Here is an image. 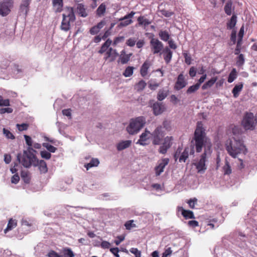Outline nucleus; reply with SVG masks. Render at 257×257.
<instances>
[{
	"instance_id": "5701e85b",
	"label": "nucleus",
	"mask_w": 257,
	"mask_h": 257,
	"mask_svg": "<svg viewBox=\"0 0 257 257\" xmlns=\"http://www.w3.org/2000/svg\"><path fill=\"white\" fill-rule=\"evenodd\" d=\"M217 80V77L216 76L212 77L209 80L206 82L202 86V89L203 90H205V89H208V88H210L214 85V84L216 82Z\"/></svg>"
},
{
	"instance_id": "f3484780",
	"label": "nucleus",
	"mask_w": 257,
	"mask_h": 257,
	"mask_svg": "<svg viewBox=\"0 0 257 257\" xmlns=\"http://www.w3.org/2000/svg\"><path fill=\"white\" fill-rule=\"evenodd\" d=\"M151 65V62L149 60H146L142 65L140 70V73L143 77H144L148 74V69Z\"/></svg>"
},
{
	"instance_id": "4d7b16f0",
	"label": "nucleus",
	"mask_w": 257,
	"mask_h": 257,
	"mask_svg": "<svg viewBox=\"0 0 257 257\" xmlns=\"http://www.w3.org/2000/svg\"><path fill=\"white\" fill-rule=\"evenodd\" d=\"M183 56L185 58V63L188 65H190L192 60L190 55H188L187 53H184Z\"/></svg>"
},
{
	"instance_id": "39448f33",
	"label": "nucleus",
	"mask_w": 257,
	"mask_h": 257,
	"mask_svg": "<svg viewBox=\"0 0 257 257\" xmlns=\"http://www.w3.org/2000/svg\"><path fill=\"white\" fill-rule=\"evenodd\" d=\"M255 118L253 113L246 112L243 117L241 124L245 130H253L255 127Z\"/></svg>"
},
{
	"instance_id": "c756f323",
	"label": "nucleus",
	"mask_w": 257,
	"mask_h": 257,
	"mask_svg": "<svg viewBox=\"0 0 257 257\" xmlns=\"http://www.w3.org/2000/svg\"><path fill=\"white\" fill-rule=\"evenodd\" d=\"M112 43V41L109 39H107L105 42L102 45L100 49L99 50L98 53L100 54H102L104 52H106L107 49L108 48L109 46L111 45Z\"/></svg>"
},
{
	"instance_id": "a19ab883",
	"label": "nucleus",
	"mask_w": 257,
	"mask_h": 257,
	"mask_svg": "<svg viewBox=\"0 0 257 257\" xmlns=\"http://www.w3.org/2000/svg\"><path fill=\"white\" fill-rule=\"evenodd\" d=\"M64 257H74L75 255L70 248H64L63 250Z\"/></svg>"
},
{
	"instance_id": "a18cd8bd",
	"label": "nucleus",
	"mask_w": 257,
	"mask_h": 257,
	"mask_svg": "<svg viewBox=\"0 0 257 257\" xmlns=\"http://www.w3.org/2000/svg\"><path fill=\"white\" fill-rule=\"evenodd\" d=\"M128 18V14L126 15L123 18L120 19V20L123 21L125 20L124 22L121 21L120 22V23L118 24V27L121 28L124 26H126L127 25H128V20H127V19Z\"/></svg>"
},
{
	"instance_id": "603ef678",
	"label": "nucleus",
	"mask_w": 257,
	"mask_h": 257,
	"mask_svg": "<svg viewBox=\"0 0 257 257\" xmlns=\"http://www.w3.org/2000/svg\"><path fill=\"white\" fill-rule=\"evenodd\" d=\"M3 133H4V134L6 136V137L8 139H11L12 140L15 139V137L12 134V133L5 128L3 129Z\"/></svg>"
},
{
	"instance_id": "e433bc0d",
	"label": "nucleus",
	"mask_w": 257,
	"mask_h": 257,
	"mask_svg": "<svg viewBox=\"0 0 257 257\" xmlns=\"http://www.w3.org/2000/svg\"><path fill=\"white\" fill-rule=\"evenodd\" d=\"M147 83L145 81L142 80L137 83L135 86V89L139 91L143 90L146 86Z\"/></svg>"
},
{
	"instance_id": "c03bdc74",
	"label": "nucleus",
	"mask_w": 257,
	"mask_h": 257,
	"mask_svg": "<svg viewBox=\"0 0 257 257\" xmlns=\"http://www.w3.org/2000/svg\"><path fill=\"white\" fill-rule=\"evenodd\" d=\"M43 146L46 148L49 152L54 153L57 150L56 148L49 144L48 143H43Z\"/></svg>"
},
{
	"instance_id": "ea45409f",
	"label": "nucleus",
	"mask_w": 257,
	"mask_h": 257,
	"mask_svg": "<svg viewBox=\"0 0 257 257\" xmlns=\"http://www.w3.org/2000/svg\"><path fill=\"white\" fill-rule=\"evenodd\" d=\"M232 2H227L224 7L225 13L228 16H230L232 13Z\"/></svg>"
},
{
	"instance_id": "2f4dec72",
	"label": "nucleus",
	"mask_w": 257,
	"mask_h": 257,
	"mask_svg": "<svg viewBox=\"0 0 257 257\" xmlns=\"http://www.w3.org/2000/svg\"><path fill=\"white\" fill-rule=\"evenodd\" d=\"M138 21L140 25L144 26L145 27L148 26L151 23V21H150L148 19L145 18L144 16L139 17L138 18Z\"/></svg>"
},
{
	"instance_id": "774afa93",
	"label": "nucleus",
	"mask_w": 257,
	"mask_h": 257,
	"mask_svg": "<svg viewBox=\"0 0 257 257\" xmlns=\"http://www.w3.org/2000/svg\"><path fill=\"white\" fill-rule=\"evenodd\" d=\"M188 224L189 226L192 227H195L199 226L198 222L196 220H190L188 221Z\"/></svg>"
},
{
	"instance_id": "09e8293b",
	"label": "nucleus",
	"mask_w": 257,
	"mask_h": 257,
	"mask_svg": "<svg viewBox=\"0 0 257 257\" xmlns=\"http://www.w3.org/2000/svg\"><path fill=\"white\" fill-rule=\"evenodd\" d=\"M242 40H237L236 46L234 50V54L238 55L240 52Z\"/></svg>"
},
{
	"instance_id": "49530a36",
	"label": "nucleus",
	"mask_w": 257,
	"mask_h": 257,
	"mask_svg": "<svg viewBox=\"0 0 257 257\" xmlns=\"http://www.w3.org/2000/svg\"><path fill=\"white\" fill-rule=\"evenodd\" d=\"M105 6L103 4H101L97 9L96 11L97 15L98 16H101L103 15L105 12Z\"/></svg>"
},
{
	"instance_id": "6e6d98bb",
	"label": "nucleus",
	"mask_w": 257,
	"mask_h": 257,
	"mask_svg": "<svg viewBox=\"0 0 257 257\" xmlns=\"http://www.w3.org/2000/svg\"><path fill=\"white\" fill-rule=\"evenodd\" d=\"M17 127L20 131H25L28 129V124L27 123L17 124Z\"/></svg>"
},
{
	"instance_id": "4c0bfd02",
	"label": "nucleus",
	"mask_w": 257,
	"mask_h": 257,
	"mask_svg": "<svg viewBox=\"0 0 257 257\" xmlns=\"http://www.w3.org/2000/svg\"><path fill=\"white\" fill-rule=\"evenodd\" d=\"M238 56L236 58V65L238 67H241L244 63V57L242 54H239Z\"/></svg>"
},
{
	"instance_id": "473e14b6",
	"label": "nucleus",
	"mask_w": 257,
	"mask_h": 257,
	"mask_svg": "<svg viewBox=\"0 0 257 257\" xmlns=\"http://www.w3.org/2000/svg\"><path fill=\"white\" fill-rule=\"evenodd\" d=\"M236 19H237V17L234 15H233L231 17L230 21L227 23V29L231 30L235 27L236 23Z\"/></svg>"
},
{
	"instance_id": "9b49d317",
	"label": "nucleus",
	"mask_w": 257,
	"mask_h": 257,
	"mask_svg": "<svg viewBox=\"0 0 257 257\" xmlns=\"http://www.w3.org/2000/svg\"><path fill=\"white\" fill-rule=\"evenodd\" d=\"M186 85L187 82L185 80L184 75L182 73L180 74L175 84L174 89L177 90H179L185 87Z\"/></svg>"
},
{
	"instance_id": "72a5a7b5",
	"label": "nucleus",
	"mask_w": 257,
	"mask_h": 257,
	"mask_svg": "<svg viewBox=\"0 0 257 257\" xmlns=\"http://www.w3.org/2000/svg\"><path fill=\"white\" fill-rule=\"evenodd\" d=\"M99 163V161L97 159L93 158L91 159L90 163L85 165L84 166L86 168V169L88 170L90 168H92L93 167L97 166L98 165Z\"/></svg>"
},
{
	"instance_id": "4468645a",
	"label": "nucleus",
	"mask_w": 257,
	"mask_h": 257,
	"mask_svg": "<svg viewBox=\"0 0 257 257\" xmlns=\"http://www.w3.org/2000/svg\"><path fill=\"white\" fill-rule=\"evenodd\" d=\"M31 0H22V3L20 6V13L27 16L28 11H29V5L31 3Z\"/></svg>"
},
{
	"instance_id": "20e7f679",
	"label": "nucleus",
	"mask_w": 257,
	"mask_h": 257,
	"mask_svg": "<svg viewBox=\"0 0 257 257\" xmlns=\"http://www.w3.org/2000/svg\"><path fill=\"white\" fill-rule=\"evenodd\" d=\"M75 20V16L73 8H68L67 14H63V20L60 26L61 29L65 32L69 31L70 28V23L73 22Z\"/></svg>"
},
{
	"instance_id": "423d86ee",
	"label": "nucleus",
	"mask_w": 257,
	"mask_h": 257,
	"mask_svg": "<svg viewBox=\"0 0 257 257\" xmlns=\"http://www.w3.org/2000/svg\"><path fill=\"white\" fill-rule=\"evenodd\" d=\"M145 124V119L142 117H138L131 120L130 123V134L138 133Z\"/></svg>"
},
{
	"instance_id": "8fccbe9b",
	"label": "nucleus",
	"mask_w": 257,
	"mask_h": 257,
	"mask_svg": "<svg viewBox=\"0 0 257 257\" xmlns=\"http://www.w3.org/2000/svg\"><path fill=\"white\" fill-rule=\"evenodd\" d=\"M40 154L42 158L45 159L49 160L51 158V154L46 151H41Z\"/></svg>"
},
{
	"instance_id": "e2e57ef3",
	"label": "nucleus",
	"mask_w": 257,
	"mask_h": 257,
	"mask_svg": "<svg viewBox=\"0 0 257 257\" xmlns=\"http://www.w3.org/2000/svg\"><path fill=\"white\" fill-rule=\"evenodd\" d=\"M172 253V250L171 247H168L166 249L165 251L162 254V257H168V256L170 255Z\"/></svg>"
},
{
	"instance_id": "a878e982",
	"label": "nucleus",
	"mask_w": 257,
	"mask_h": 257,
	"mask_svg": "<svg viewBox=\"0 0 257 257\" xmlns=\"http://www.w3.org/2000/svg\"><path fill=\"white\" fill-rule=\"evenodd\" d=\"M39 169L41 173H46L48 171L47 166L46 163L44 160H38V164Z\"/></svg>"
},
{
	"instance_id": "cd10ccee",
	"label": "nucleus",
	"mask_w": 257,
	"mask_h": 257,
	"mask_svg": "<svg viewBox=\"0 0 257 257\" xmlns=\"http://www.w3.org/2000/svg\"><path fill=\"white\" fill-rule=\"evenodd\" d=\"M169 91L168 90L160 89L157 95V99L159 101L164 100L168 95Z\"/></svg>"
},
{
	"instance_id": "bb28decb",
	"label": "nucleus",
	"mask_w": 257,
	"mask_h": 257,
	"mask_svg": "<svg viewBox=\"0 0 257 257\" xmlns=\"http://www.w3.org/2000/svg\"><path fill=\"white\" fill-rule=\"evenodd\" d=\"M222 169L224 175H229L232 173L231 166H230L229 163L227 159H225V164Z\"/></svg>"
},
{
	"instance_id": "69168bd1",
	"label": "nucleus",
	"mask_w": 257,
	"mask_h": 257,
	"mask_svg": "<svg viewBox=\"0 0 257 257\" xmlns=\"http://www.w3.org/2000/svg\"><path fill=\"white\" fill-rule=\"evenodd\" d=\"M26 143L28 146H32L33 142L31 138L27 135H24Z\"/></svg>"
},
{
	"instance_id": "7ed1b4c3",
	"label": "nucleus",
	"mask_w": 257,
	"mask_h": 257,
	"mask_svg": "<svg viewBox=\"0 0 257 257\" xmlns=\"http://www.w3.org/2000/svg\"><path fill=\"white\" fill-rule=\"evenodd\" d=\"M17 159L20 163L27 168H29L32 166L36 167L38 164V160L37 157L33 158L30 155H27L26 152H23V155L21 153L18 154Z\"/></svg>"
},
{
	"instance_id": "f03ea898",
	"label": "nucleus",
	"mask_w": 257,
	"mask_h": 257,
	"mask_svg": "<svg viewBox=\"0 0 257 257\" xmlns=\"http://www.w3.org/2000/svg\"><path fill=\"white\" fill-rule=\"evenodd\" d=\"M226 150L228 153L233 158L241 153H245L246 149L241 140H237L232 138L228 140L225 144Z\"/></svg>"
},
{
	"instance_id": "6e6552de",
	"label": "nucleus",
	"mask_w": 257,
	"mask_h": 257,
	"mask_svg": "<svg viewBox=\"0 0 257 257\" xmlns=\"http://www.w3.org/2000/svg\"><path fill=\"white\" fill-rule=\"evenodd\" d=\"M14 5L13 0H4L0 3L1 16L6 17L9 14Z\"/></svg>"
},
{
	"instance_id": "680f3d73",
	"label": "nucleus",
	"mask_w": 257,
	"mask_h": 257,
	"mask_svg": "<svg viewBox=\"0 0 257 257\" xmlns=\"http://www.w3.org/2000/svg\"><path fill=\"white\" fill-rule=\"evenodd\" d=\"M124 40V37L123 36L118 37L115 38L112 45L113 46L116 45L117 44L123 42Z\"/></svg>"
},
{
	"instance_id": "1a4fd4ad",
	"label": "nucleus",
	"mask_w": 257,
	"mask_h": 257,
	"mask_svg": "<svg viewBox=\"0 0 257 257\" xmlns=\"http://www.w3.org/2000/svg\"><path fill=\"white\" fill-rule=\"evenodd\" d=\"M150 47L154 54H158L163 50V44L158 39L153 38L150 41Z\"/></svg>"
},
{
	"instance_id": "c85d7f7f",
	"label": "nucleus",
	"mask_w": 257,
	"mask_h": 257,
	"mask_svg": "<svg viewBox=\"0 0 257 257\" xmlns=\"http://www.w3.org/2000/svg\"><path fill=\"white\" fill-rule=\"evenodd\" d=\"M52 2L54 7L56 8V12H61L63 7V0H52Z\"/></svg>"
},
{
	"instance_id": "b1692460",
	"label": "nucleus",
	"mask_w": 257,
	"mask_h": 257,
	"mask_svg": "<svg viewBox=\"0 0 257 257\" xmlns=\"http://www.w3.org/2000/svg\"><path fill=\"white\" fill-rule=\"evenodd\" d=\"M17 225V221L15 219L11 218L9 221L7 228L4 230V232L6 233L8 231L16 227Z\"/></svg>"
},
{
	"instance_id": "9d476101",
	"label": "nucleus",
	"mask_w": 257,
	"mask_h": 257,
	"mask_svg": "<svg viewBox=\"0 0 257 257\" xmlns=\"http://www.w3.org/2000/svg\"><path fill=\"white\" fill-rule=\"evenodd\" d=\"M173 140V137L167 136L165 138L162 146L159 149V152L162 154H165L168 150L172 146Z\"/></svg>"
},
{
	"instance_id": "f8f14e48",
	"label": "nucleus",
	"mask_w": 257,
	"mask_h": 257,
	"mask_svg": "<svg viewBox=\"0 0 257 257\" xmlns=\"http://www.w3.org/2000/svg\"><path fill=\"white\" fill-rule=\"evenodd\" d=\"M169 162L168 158H164L161 160L158 166L155 168V173L156 176H159L163 171L165 167Z\"/></svg>"
},
{
	"instance_id": "37998d69",
	"label": "nucleus",
	"mask_w": 257,
	"mask_h": 257,
	"mask_svg": "<svg viewBox=\"0 0 257 257\" xmlns=\"http://www.w3.org/2000/svg\"><path fill=\"white\" fill-rule=\"evenodd\" d=\"M163 127L167 131H170L172 130L171 122L168 120H164L163 122Z\"/></svg>"
},
{
	"instance_id": "2eb2a0df",
	"label": "nucleus",
	"mask_w": 257,
	"mask_h": 257,
	"mask_svg": "<svg viewBox=\"0 0 257 257\" xmlns=\"http://www.w3.org/2000/svg\"><path fill=\"white\" fill-rule=\"evenodd\" d=\"M105 59H109V61L111 62L114 61L115 58L118 56V53L116 50L110 48L106 53Z\"/></svg>"
},
{
	"instance_id": "6ab92c4d",
	"label": "nucleus",
	"mask_w": 257,
	"mask_h": 257,
	"mask_svg": "<svg viewBox=\"0 0 257 257\" xmlns=\"http://www.w3.org/2000/svg\"><path fill=\"white\" fill-rule=\"evenodd\" d=\"M149 134H150V132L146 130L145 132L142 134L140 136V139L138 141L137 143L141 145H146V141L149 139L148 136Z\"/></svg>"
},
{
	"instance_id": "0e129e2a",
	"label": "nucleus",
	"mask_w": 257,
	"mask_h": 257,
	"mask_svg": "<svg viewBox=\"0 0 257 257\" xmlns=\"http://www.w3.org/2000/svg\"><path fill=\"white\" fill-rule=\"evenodd\" d=\"M181 151H182V148H178L177 149L176 151L175 152V153L174 154V158L176 161H177V160L178 158L179 159V157L181 155Z\"/></svg>"
},
{
	"instance_id": "393cba45",
	"label": "nucleus",
	"mask_w": 257,
	"mask_h": 257,
	"mask_svg": "<svg viewBox=\"0 0 257 257\" xmlns=\"http://www.w3.org/2000/svg\"><path fill=\"white\" fill-rule=\"evenodd\" d=\"M189 152V148L188 147L185 148L183 152L181 153V155L179 157V162L180 163L185 162L186 160L188 158Z\"/></svg>"
},
{
	"instance_id": "f257e3e1",
	"label": "nucleus",
	"mask_w": 257,
	"mask_h": 257,
	"mask_svg": "<svg viewBox=\"0 0 257 257\" xmlns=\"http://www.w3.org/2000/svg\"><path fill=\"white\" fill-rule=\"evenodd\" d=\"M191 143L193 144V147L190 151V155H193L194 153V147H195L197 153L201 152L203 148L204 149V152L201 155L199 161L194 164L198 172H204L206 169L205 165L206 158L211 153L212 144L209 139L206 136L205 130L203 127L202 121L197 122L194 136Z\"/></svg>"
},
{
	"instance_id": "4be33fe9",
	"label": "nucleus",
	"mask_w": 257,
	"mask_h": 257,
	"mask_svg": "<svg viewBox=\"0 0 257 257\" xmlns=\"http://www.w3.org/2000/svg\"><path fill=\"white\" fill-rule=\"evenodd\" d=\"M77 11L78 14L82 17H86L88 14L86 11L84 6L82 4H79L77 6Z\"/></svg>"
},
{
	"instance_id": "a211bd4d",
	"label": "nucleus",
	"mask_w": 257,
	"mask_h": 257,
	"mask_svg": "<svg viewBox=\"0 0 257 257\" xmlns=\"http://www.w3.org/2000/svg\"><path fill=\"white\" fill-rule=\"evenodd\" d=\"M105 24V21H101L97 25L93 26L90 29L89 31L90 33L92 35H95L97 34L99 32L100 30L103 27Z\"/></svg>"
},
{
	"instance_id": "58836bf2",
	"label": "nucleus",
	"mask_w": 257,
	"mask_h": 257,
	"mask_svg": "<svg viewBox=\"0 0 257 257\" xmlns=\"http://www.w3.org/2000/svg\"><path fill=\"white\" fill-rule=\"evenodd\" d=\"M119 60L122 64L126 63L128 61V55L125 54L124 50L121 52Z\"/></svg>"
},
{
	"instance_id": "c9c22d12",
	"label": "nucleus",
	"mask_w": 257,
	"mask_h": 257,
	"mask_svg": "<svg viewBox=\"0 0 257 257\" xmlns=\"http://www.w3.org/2000/svg\"><path fill=\"white\" fill-rule=\"evenodd\" d=\"M128 147V141H121L116 146L118 151H122Z\"/></svg>"
},
{
	"instance_id": "7c9ffc66",
	"label": "nucleus",
	"mask_w": 257,
	"mask_h": 257,
	"mask_svg": "<svg viewBox=\"0 0 257 257\" xmlns=\"http://www.w3.org/2000/svg\"><path fill=\"white\" fill-rule=\"evenodd\" d=\"M237 76V72L235 68H233L229 74L227 81L229 83H232Z\"/></svg>"
},
{
	"instance_id": "ddd939ff",
	"label": "nucleus",
	"mask_w": 257,
	"mask_h": 257,
	"mask_svg": "<svg viewBox=\"0 0 257 257\" xmlns=\"http://www.w3.org/2000/svg\"><path fill=\"white\" fill-rule=\"evenodd\" d=\"M153 113L155 115H158L162 114L165 110V106L162 102H156L152 106Z\"/></svg>"
},
{
	"instance_id": "de8ad7c7",
	"label": "nucleus",
	"mask_w": 257,
	"mask_h": 257,
	"mask_svg": "<svg viewBox=\"0 0 257 257\" xmlns=\"http://www.w3.org/2000/svg\"><path fill=\"white\" fill-rule=\"evenodd\" d=\"M199 87H200L198 86V85L195 84V85L190 86L187 90L186 92L187 94H191L197 91L199 88Z\"/></svg>"
},
{
	"instance_id": "13d9d810",
	"label": "nucleus",
	"mask_w": 257,
	"mask_h": 257,
	"mask_svg": "<svg viewBox=\"0 0 257 257\" xmlns=\"http://www.w3.org/2000/svg\"><path fill=\"white\" fill-rule=\"evenodd\" d=\"M13 109L10 107L2 108L0 109V113L4 114L5 113H12Z\"/></svg>"
},
{
	"instance_id": "412c9836",
	"label": "nucleus",
	"mask_w": 257,
	"mask_h": 257,
	"mask_svg": "<svg viewBox=\"0 0 257 257\" xmlns=\"http://www.w3.org/2000/svg\"><path fill=\"white\" fill-rule=\"evenodd\" d=\"M243 86V84L242 82L235 85L232 90V93L234 98H237L239 96L240 91L242 90Z\"/></svg>"
},
{
	"instance_id": "5fc2aeb1",
	"label": "nucleus",
	"mask_w": 257,
	"mask_h": 257,
	"mask_svg": "<svg viewBox=\"0 0 257 257\" xmlns=\"http://www.w3.org/2000/svg\"><path fill=\"white\" fill-rule=\"evenodd\" d=\"M130 251H131L132 253L134 254L135 257H141V252L137 248H131L130 249Z\"/></svg>"
},
{
	"instance_id": "0eeeda50",
	"label": "nucleus",
	"mask_w": 257,
	"mask_h": 257,
	"mask_svg": "<svg viewBox=\"0 0 257 257\" xmlns=\"http://www.w3.org/2000/svg\"><path fill=\"white\" fill-rule=\"evenodd\" d=\"M152 137V143L154 145H159L161 144L164 136L162 126H158L151 134Z\"/></svg>"
},
{
	"instance_id": "aec40b11",
	"label": "nucleus",
	"mask_w": 257,
	"mask_h": 257,
	"mask_svg": "<svg viewBox=\"0 0 257 257\" xmlns=\"http://www.w3.org/2000/svg\"><path fill=\"white\" fill-rule=\"evenodd\" d=\"M164 59L167 63H169L172 57L173 53L171 50L166 47L163 50Z\"/></svg>"
},
{
	"instance_id": "79ce46f5",
	"label": "nucleus",
	"mask_w": 257,
	"mask_h": 257,
	"mask_svg": "<svg viewBox=\"0 0 257 257\" xmlns=\"http://www.w3.org/2000/svg\"><path fill=\"white\" fill-rule=\"evenodd\" d=\"M23 152H26L27 155H30L33 158L34 157H36V155L34 154V153H36V151H35L32 146H29L27 148V150H24Z\"/></svg>"
},
{
	"instance_id": "bf43d9fd",
	"label": "nucleus",
	"mask_w": 257,
	"mask_h": 257,
	"mask_svg": "<svg viewBox=\"0 0 257 257\" xmlns=\"http://www.w3.org/2000/svg\"><path fill=\"white\" fill-rule=\"evenodd\" d=\"M47 256L48 257H61L60 255L53 250H50L47 253Z\"/></svg>"
},
{
	"instance_id": "864d4df0",
	"label": "nucleus",
	"mask_w": 257,
	"mask_h": 257,
	"mask_svg": "<svg viewBox=\"0 0 257 257\" xmlns=\"http://www.w3.org/2000/svg\"><path fill=\"white\" fill-rule=\"evenodd\" d=\"M10 105V100L8 99H4L3 97L0 95V106H8Z\"/></svg>"
},
{
	"instance_id": "338daca9",
	"label": "nucleus",
	"mask_w": 257,
	"mask_h": 257,
	"mask_svg": "<svg viewBox=\"0 0 257 257\" xmlns=\"http://www.w3.org/2000/svg\"><path fill=\"white\" fill-rule=\"evenodd\" d=\"M20 180V177L18 175H14L11 178V182L14 184H17Z\"/></svg>"
},
{
	"instance_id": "dca6fc26",
	"label": "nucleus",
	"mask_w": 257,
	"mask_h": 257,
	"mask_svg": "<svg viewBox=\"0 0 257 257\" xmlns=\"http://www.w3.org/2000/svg\"><path fill=\"white\" fill-rule=\"evenodd\" d=\"M179 211H181L182 215L185 219H194L195 216L193 212L189 210L184 209L183 207H178Z\"/></svg>"
},
{
	"instance_id": "052dcab7",
	"label": "nucleus",
	"mask_w": 257,
	"mask_h": 257,
	"mask_svg": "<svg viewBox=\"0 0 257 257\" xmlns=\"http://www.w3.org/2000/svg\"><path fill=\"white\" fill-rule=\"evenodd\" d=\"M197 199L194 198L193 199H190L189 200H188L187 203H188L190 207L193 209L194 208L195 205L197 203Z\"/></svg>"
},
{
	"instance_id": "f704fd0d",
	"label": "nucleus",
	"mask_w": 257,
	"mask_h": 257,
	"mask_svg": "<svg viewBox=\"0 0 257 257\" xmlns=\"http://www.w3.org/2000/svg\"><path fill=\"white\" fill-rule=\"evenodd\" d=\"M161 39L164 41H169L170 36L167 31H161L159 33Z\"/></svg>"
},
{
	"instance_id": "3c124183",
	"label": "nucleus",
	"mask_w": 257,
	"mask_h": 257,
	"mask_svg": "<svg viewBox=\"0 0 257 257\" xmlns=\"http://www.w3.org/2000/svg\"><path fill=\"white\" fill-rule=\"evenodd\" d=\"M160 13L162 15L167 18L170 17L174 15V13L173 12L167 11L164 9L161 10Z\"/></svg>"
}]
</instances>
